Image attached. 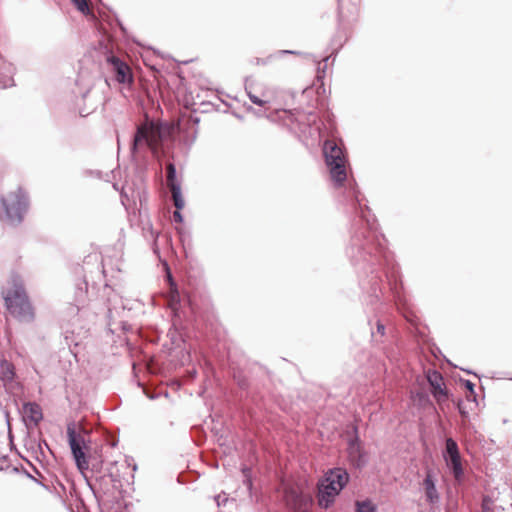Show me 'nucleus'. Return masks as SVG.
I'll use <instances>...</instances> for the list:
<instances>
[{"label":"nucleus","mask_w":512,"mask_h":512,"mask_svg":"<svg viewBox=\"0 0 512 512\" xmlns=\"http://www.w3.org/2000/svg\"><path fill=\"white\" fill-rule=\"evenodd\" d=\"M67 435L76 465L78 469L83 472L89 468V462L86 456V451L88 450V447L85 443V437L82 433L76 432L74 424L68 425Z\"/></svg>","instance_id":"6"},{"label":"nucleus","mask_w":512,"mask_h":512,"mask_svg":"<svg viewBox=\"0 0 512 512\" xmlns=\"http://www.w3.org/2000/svg\"><path fill=\"white\" fill-rule=\"evenodd\" d=\"M73 4L77 7V9L84 13L88 14L90 12L88 0H71Z\"/></svg>","instance_id":"19"},{"label":"nucleus","mask_w":512,"mask_h":512,"mask_svg":"<svg viewBox=\"0 0 512 512\" xmlns=\"http://www.w3.org/2000/svg\"><path fill=\"white\" fill-rule=\"evenodd\" d=\"M482 512H494L493 501L488 496H485L482 500Z\"/></svg>","instance_id":"20"},{"label":"nucleus","mask_w":512,"mask_h":512,"mask_svg":"<svg viewBox=\"0 0 512 512\" xmlns=\"http://www.w3.org/2000/svg\"><path fill=\"white\" fill-rule=\"evenodd\" d=\"M458 407H459V411H460V413H461L462 415H465V412L462 410L461 406L459 405Z\"/></svg>","instance_id":"23"},{"label":"nucleus","mask_w":512,"mask_h":512,"mask_svg":"<svg viewBox=\"0 0 512 512\" xmlns=\"http://www.w3.org/2000/svg\"><path fill=\"white\" fill-rule=\"evenodd\" d=\"M27 207L28 201L22 190L10 191L1 198L0 218L8 225H18L22 222Z\"/></svg>","instance_id":"2"},{"label":"nucleus","mask_w":512,"mask_h":512,"mask_svg":"<svg viewBox=\"0 0 512 512\" xmlns=\"http://www.w3.org/2000/svg\"><path fill=\"white\" fill-rule=\"evenodd\" d=\"M349 454L353 460L361 459V447L358 441H352L349 445Z\"/></svg>","instance_id":"17"},{"label":"nucleus","mask_w":512,"mask_h":512,"mask_svg":"<svg viewBox=\"0 0 512 512\" xmlns=\"http://www.w3.org/2000/svg\"><path fill=\"white\" fill-rule=\"evenodd\" d=\"M0 295L5 309V319L20 323H31L36 318V310L28 294L24 281L12 275L2 285Z\"/></svg>","instance_id":"1"},{"label":"nucleus","mask_w":512,"mask_h":512,"mask_svg":"<svg viewBox=\"0 0 512 512\" xmlns=\"http://www.w3.org/2000/svg\"><path fill=\"white\" fill-rule=\"evenodd\" d=\"M466 386H467V388H468L469 390H471V391H472V389H473V384H472L471 382L467 381V382H466Z\"/></svg>","instance_id":"22"},{"label":"nucleus","mask_w":512,"mask_h":512,"mask_svg":"<svg viewBox=\"0 0 512 512\" xmlns=\"http://www.w3.org/2000/svg\"><path fill=\"white\" fill-rule=\"evenodd\" d=\"M161 143V132L158 125L153 122H146L137 128V132L133 141V150L149 147L156 152Z\"/></svg>","instance_id":"5"},{"label":"nucleus","mask_w":512,"mask_h":512,"mask_svg":"<svg viewBox=\"0 0 512 512\" xmlns=\"http://www.w3.org/2000/svg\"><path fill=\"white\" fill-rule=\"evenodd\" d=\"M249 99L252 103L258 105V106H264L265 104L269 103V98L266 93H262L261 97L254 94L252 91L248 92Z\"/></svg>","instance_id":"16"},{"label":"nucleus","mask_w":512,"mask_h":512,"mask_svg":"<svg viewBox=\"0 0 512 512\" xmlns=\"http://www.w3.org/2000/svg\"><path fill=\"white\" fill-rule=\"evenodd\" d=\"M426 377L430 385L431 393L437 403L441 405L446 402L448 399V392L441 373L436 370H428Z\"/></svg>","instance_id":"9"},{"label":"nucleus","mask_w":512,"mask_h":512,"mask_svg":"<svg viewBox=\"0 0 512 512\" xmlns=\"http://www.w3.org/2000/svg\"><path fill=\"white\" fill-rule=\"evenodd\" d=\"M25 416L34 424L42 420V409L36 403H27L23 407Z\"/></svg>","instance_id":"12"},{"label":"nucleus","mask_w":512,"mask_h":512,"mask_svg":"<svg viewBox=\"0 0 512 512\" xmlns=\"http://www.w3.org/2000/svg\"><path fill=\"white\" fill-rule=\"evenodd\" d=\"M323 152L332 181L335 185L341 186L347 178V160L342 147L335 140L329 139L324 143Z\"/></svg>","instance_id":"4"},{"label":"nucleus","mask_w":512,"mask_h":512,"mask_svg":"<svg viewBox=\"0 0 512 512\" xmlns=\"http://www.w3.org/2000/svg\"><path fill=\"white\" fill-rule=\"evenodd\" d=\"M169 190L171 191L172 194L174 206L176 207V209L181 210L184 207L185 202L181 193L180 185L169 187Z\"/></svg>","instance_id":"14"},{"label":"nucleus","mask_w":512,"mask_h":512,"mask_svg":"<svg viewBox=\"0 0 512 512\" xmlns=\"http://www.w3.org/2000/svg\"><path fill=\"white\" fill-rule=\"evenodd\" d=\"M166 171H167L166 181H167L168 188L172 187V186L179 185L176 182V169H175V166L173 163L167 164Z\"/></svg>","instance_id":"15"},{"label":"nucleus","mask_w":512,"mask_h":512,"mask_svg":"<svg viewBox=\"0 0 512 512\" xmlns=\"http://www.w3.org/2000/svg\"><path fill=\"white\" fill-rule=\"evenodd\" d=\"M284 498L294 512H309L312 500L309 495L303 494L295 487H287L284 491Z\"/></svg>","instance_id":"8"},{"label":"nucleus","mask_w":512,"mask_h":512,"mask_svg":"<svg viewBox=\"0 0 512 512\" xmlns=\"http://www.w3.org/2000/svg\"><path fill=\"white\" fill-rule=\"evenodd\" d=\"M173 219L175 222L177 223H182L183 222V216L182 214L180 213V210L176 209V211H174L173 213Z\"/></svg>","instance_id":"21"},{"label":"nucleus","mask_w":512,"mask_h":512,"mask_svg":"<svg viewBox=\"0 0 512 512\" xmlns=\"http://www.w3.org/2000/svg\"><path fill=\"white\" fill-rule=\"evenodd\" d=\"M446 461L448 466L452 468L456 480H460L463 475L461 458L458 445L452 438L446 440Z\"/></svg>","instance_id":"10"},{"label":"nucleus","mask_w":512,"mask_h":512,"mask_svg":"<svg viewBox=\"0 0 512 512\" xmlns=\"http://www.w3.org/2000/svg\"><path fill=\"white\" fill-rule=\"evenodd\" d=\"M14 376H15V367L14 365L2 358L0 359V378L2 381L6 382V381H12L14 379Z\"/></svg>","instance_id":"13"},{"label":"nucleus","mask_w":512,"mask_h":512,"mask_svg":"<svg viewBox=\"0 0 512 512\" xmlns=\"http://www.w3.org/2000/svg\"><path fill=\"white\" fill-rule=\"evenodd\" d=\"M108 69L119 84L131 86L134 76L131 67L124 58L110 54L106 58Z\"/></svg>","instance_id":"7"},{"label":"nucleus","mask_w":512,"mask_h":512,"mask_svg":"<svg viewBox=\"0 0 512 512\" xmlns=\"http://www.w3.org/2000/svg\"><path fill=\"white\" fill-rule=\"evenodd\" d=\"M348 473L336 468L328 472L318 485V504L322 508H328L348 482Z\"/></svg>","instance_id":"3"},{"label":"nucleus","mask_w":512,"mask_h":512,"mask_svg":"<svg viewBox=\"0 0 512 512\" xmlns=\"http://www.w3.org/2000/svg\"><path fill=\"white\" fill-rule=\"evenodd\" d=\"M423 488L428 502L435 503L439 500V495L435 486V481L430 470L427 471L426 477L423 480Z\"/></svg>","instance_id":"11"},{"label":"nucleus","mask_w":512,"mask_h":512,"mask_svg":"<svg viewBox=\"0 0 512 512\" xmlns=\"http://www.w3.org/2000/svg\"><path fill=\"white\" fill-rule=\"evenodd\" d=\"M357 512H375V506L370 501H358L356 503Z\"/></svg>","instance_id":"18"}]
</instances>
